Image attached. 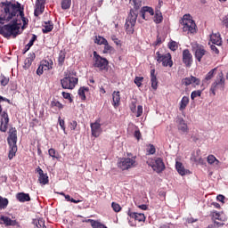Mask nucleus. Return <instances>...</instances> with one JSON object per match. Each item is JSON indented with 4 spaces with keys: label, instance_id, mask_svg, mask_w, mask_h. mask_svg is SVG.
<instances>
[{
    "label": "nucleus",
    "instance_id": "obj_1",
    "mask_svg": "<svg viewBox=\"0 0 228 228\" xmlns=\"http://www.w3.org/2000/svg\"><path fill=\"white\" fill-rule=\"evenodd\" d=\"M20 11V4L19 2L13 3L12 1L6 0L0 4V24H4L5 22H10L13 20L14 17Z\"/></svg>",
    "mask_w": 228,
    "mask_h": 228
},
{
    "label": "nucleus",
    "instance_id": "obj_2",
    "mask_svg": "<svg viewBox=\"0 0 228 228\" xmlns=\"http://www.w3.org/2000/svg\"><path fill=\"white\" fill-rule=\"evenodd\" d=\"M129 3L132 4V6H134V9L130 10V12L126 18L125 28L128 35H133L134 33L136 19H138V9L142 8V0H130Z\"/></svg>",
    "mask_w": 228,
    "mask_h": 228
},
{
    "label": "nucleus",
    "instance_id": "obj_3",
    "mask_svg": "<svg viewBox=\"0 0 228 228\" xmlns=\"http://www.w3.org/2000/svg\"><path fill=\"white\" fill-rule=\"evenodd\" d=\"M20 29V27L17 24V20H12V23L0 27V35H3L4 38H10V37L16 38Z\"/></svg>",
    "mask_w": 228,
    "mask_h": 228
},
{
    "label": "nucleus",
    "instance_id": "obj_4",
    "mask_svg": "<svg viewBox=\"0 0 228 228\" xmlns=\"http://www.w3.org/2000/svg\"><path fill=\"white\" fill-rule=\"evenodd\" d=\"M108 65H110L108 59L99 55L96 51L93 53V67L94 69H98L100 72H108Z\"/></svg>",
    "mask_w": 228,
    "mask_h": 228
},
{
    "label": "nucleus",
    "instance_id": "obj_5",
    "mask_svg": "<svg viewBox=\"0 0 228 228\" xmlns=\"http://www.w3.org/2000/svg\"><path fill=\"white\" fill-rule=\"evenodd\" d=\"M180 24L183 26V30L185 33H197V24H195V21L191 19L190 14L183 15Z\"/></svg>",
    "mask_w": 228,
    "mask_h": 228
},
{
    "label": "nucleus",
    "instance_id": "obj_6",
    "mask_svg": "<svg viewBox=\"0 0 228 228\" xmlns=\"http://www.w3.org/2000/svg\"><path fill=\"white\" fill-rule=\"evenodd\" d=\"M225 89V77H224V72L220 71L214 82L211 85L210 92L213 95H216L218 90L224 91Z\"/></svg>",
    "mask_w": 228,
    "mask_h": 228
},
{
    "label": "nucleus",
    "instance_id": "obj_7",
    "mask_svg": "<svg viewBox=\"0 0 228 228\" xmlns=\"http://www.w3.org/2000/svg\"><path fill=\"white\" fill-rule=\"evenodd\" d=\"M136 157L119 159L117 167L119 170H131L136 167Z\"/></svg>",
    "mask_w": 228,
    "mask_h": 228
},
{
    "label": "nucleus",
    "instance_id": "obj_8",
    "mask_svg": "<svg viewBox=\"0 0 228 228\" xmlns=\"http://www.w3.org/2000/svg\"><path fill=\"white\" fill-rule=\"evenodd\" d=\"M78 81L79 79L77 77H71L70 73H65V77L61 79V85L64 90H74Z\"/></svg>",
    "mask_w": 228,
    "mask_h": 228
},
{
    "label": "nucleus",
    "instance_id": "obj_9",
    "mask_svg": "<svg viewBox=\"0 0 228 228\" xmlns=\"http://www.w3.org/2000/svg\"><path fill=\"white\" fill-rule=\"evenodd\" d=\"M147 165L151 167L152 170L157 172V174H161V172H163L166 168L165 162H163V159L161 158L149 159L147 161Z\"/></svg>",
    "mask_w": 228,
    "mask_h": 228
},
{
    "label": "nucleus",
    "instance_id": "obj_10",
    "mask_svg": "<svg viewBox=\"0 0 228 228\" xmlns=\"http://www.w3.org/2000/svg\"><path fill=\"white\" fill-rule=\"evenodd\" d=\"M156 56L158 63H162L164 67H174V61H172V54L170 53L161 54L159 52H157Z\"/></svg>",
    "mask_w": 228,
    "mask_h": 228
},
{
    "label": "nucleus",
    "instance_id": "obj_11",
    "mask_svg": "<svg viewBox=\"0 0 228 228\" xmlns=\"http://www.w3.org/2000/svg\"><path fill=\"white\" fill-rule=\"evenodd\" d=\"M53 65H54L53 59L42 60L37 69V76H42L45 70H53Z\"/></svg>",
    "mask_w": 228,
    "mask_h": 228
},
{
    "label": "nucleus",
    "instance_id": "obj_12",
    "mask_svg": "<svg viewBox=\"0 0 228 228\" xmlns=\"http://www.w3.org/2000/svg\"><path fill=\"white\" fill-rule=\"evenodd\" d=\"M192 50L194 52V56L199 62H201L202 58L208 54V51H206L204 46L200 45H196L193 46Z\"/></svg>",
    "mask_w": 228,
    "mask_h": 228
},
{
    "label": "nucleus",
    "instance_id": "obj_13",
    "mask_svg": "<svg viewBox=\"0 0 228 228\" xmlns=\"http://www.w3.org/2000/svg\"><path fill=\"white\" fill-rule=\"evenodd\" d=\"M8 124H10V118L8 117V112L3 111L0 118L1 133H6V131H8Z\"/></svg>",
    "mask_w": 228,
    "mask_h": 228
},
{
    "label": "nucleus",
    "instance_id": "obj_14",
    "mask_svg": "<svg viewBox=\"0 0 228 228\" xmlns=\"http://www.w3.org/2000/svg\"><path fill=\"white\" fill-rule=\"evenodd\" d=\"M37 174H38V183L42 184L43 186H45V184H49V175H47V173H44V170L42 167H37L36 168Z\"/></svg>",
    "mask_w": 228,
    "mask_h": 228
},
{
    "label": "nucleus",
    "instance_id": "obj_15",
    "mask_svg": "<svg viewBox=\"0 0 228 228\" xmlns=\"http://www.w3.org/2000/svg\"><path fill=\"white\" fill-rule=\"evenodd\" d=\"M183 63L188 68L193 64V55H191V53L188 49L183 51Z\"/></svg>",
    "mask_w": 228,
    "mask_h": 228
},
{
    "label": "nucleus",
    "instance_id": "obj_16",
    "mask_svg": "<svg viewBox=\"0 0 228 228\" xmlns=\"http://www.w3.org/2000/svg\"><path fill=\"white\" fill-rule=\"evenodd\" d=\"M91 133L92 136L94 138H99L102 133V128H101V121L96 120L94 123H91Z\"/></svg>",
    "mask_w": 228,
    "mask_h": 228
},
{
    "label": "nucleus",
    "instance_id": "obj_17",
    "mask_svg": "<svg viewBox=\"0 0 228 228\" xmlns=\"http://www.w3.org/2000/svg\"><path fill=\"white\" fill-rule=\"evenodd\" d=\"M192 83L199 86V85H200V78H197L196 77L191 76L182 79V85H184V86H190V85H191Z\"/></svg>",
    "mask_w": 228,
    "mask_h": 228
},
{
    "label": "nucleus",
    "instance_id": "obj_18",
    "mask_svg": "<svg viewBox=\"0 0 228 228\" xmlns=\"http://www.w3.org/2000/svg\"><path fill=\"white\" fill-rule=\"evenodd\" d=\"M127 215L130 216V218H134L137 222H145L146 219L145 214L133 212L131 211V208L128 209Z\"/></svg>",
    "mask_w": 228,
    "mask_h": 228
},
{
    "label": "nucleus",
    "instance_id": "obj_19",
    "mask_svg": "<svg viewBox=\"0 0 228 228\" xmlns=\"http://www.w3.org/2000/svg\"><path fill=\"white\" fill-rule=\"evenodd\" d=\"M8 143H17V128L11 127L9 129V136L7 137Z\"/></svg>",
    "mask_w": 228,
    "mask_h": 228
},
{
    "label": "nucleus",
    "instance_id": "obj_20",
    "mask_svg": "<svg viewBox=\"0 0 228 228\" xmlns=\"http://www.w3.org/2000/svg\"><path fill=\"white\" fill-rule=\"evenodd\" d=\"M0 221H1L0 224L5 225L6 227H10V225H12V226L17 225L16 220H12V218L5 216H1Z\"/></svg>",
    "mask_w": 228,
    "mask_h": 228
},
{
    "label": "nucleus",
    "instance_id": "obj_21",
    "mask_svg": "<svg viewBox=\"0 0 228 228\" xmlns=\"http://www.w3.org/2000/svg\"><path fill=\"white\" fill-rule=\"evenodd\" d=\"M176 123L178 124V130H180L181 133H188V131H190V129L188 128V125L186 124V121H184L183 118H178L176 119Z\"/></svg>",
    "mask_w": 228,
    "mask_h": 228
},
{
    "label": "nucleus",
    "instance_id": "obj_22",
    "mask_svg": "<svg viewBox=\"0 0 228 228\" xmlns=\"http://www.w3.org/2000/svg\"><path fill=\"white\" fill-rule=\"evenodd\" d=\"M147 13H149L151 16H153L154 15V9H152V7L143 6L141 9V15H142V18L144 20H149V17H147Z\"/></svg>",
    "mask_w": 228,
    "mask_h": 228
},
{
    "label": "nucleus",
    "instance_id": "obj_23",
    "mask_svg": "<svg viewBox=\"0 0 228 228\" xmlns=\"http://www.w3.org/2000/svg\"><path fill=\"white\" fill-rule=\"evenodd\" d=\"M16 199L19 200V202H29L31 200L29 193L26 192H18L16 194Z\"/></svg>",
    "mask_w": 228,
    "mask_h": 228
},
{
    "label": "nucleus",
    "instance_id": "obj_24",
    "mask_svg": "<svg viewBox=\"0 0 228 228\" xmlns=\"http://www.w3.org/2000/svg\"><path fill=\"white\" fill-rule=\"evenodd\" d=\"M210 42H212V44L214 45H222V37H220V33H213L210 35Z\"/></svg>",
    "mask_w": 228,
    "mask_h": 228
},
{
    "label": "nucleus",
    "instance_id": "obj_25",
    "mask_svg": "<svg viewBox=\"0 0 228 228\" xmlns=\"http://www.w3.org/2000/svg\"><path fill=\"white\" fill-rule=\"evenodd\" d=\"M112 106L118 108L120 106V92L114 91L112 94Z\"/></svg>",
    "mask_w": 228,
    "mask_h": 228
},
{
    "label": "nucleus",
    "instance_id": "obj_26",
    "mask_svg": "<svg viewBox=\"0 0 228 228\" xmlns=\"http://www.w3.org/2000/svg\"><path fill=\"white\" fill-rule=\"evenodd\" d=\"M151 83L153 90H158V77H156V69L151 70Z\"/></svg>",
    "mask_w": 228,
    "mask_h": 228
},
{
    "label": "nucleus",
    "instance_id": "obj_27",
    "mask_svg": "<svg viewBox=\"0 0 228 228\" xmlns=\"http://www.w3.org/2000/svg\"><path fill=\"white\" fill-rule=\"evenodd\" d=\"M9 143V154L8 158L9 159H13L15 158V154H17V143L14 142H8Z\"/></svg>",
    "mask_w": 228,
    "mask_h": 228
},
{
    "label": "nucleus",
    "instance_id": "obj_28",
    "mask_svg": "<svg viewBox=\"0 0 228 228\" xmlns=\"http://www.w3.org/2000/svg\"><path fill=\"white\" fill-rule=\"evenodd\" d=\"M54 29V24L51 20L45 21V25L43 26L42 32L43 33H51Z\"/></svg>",
    "mask_w": 228,
    "mask_h": 228
},
{
    "label": "nucleus",
    "instance_id": "obj_29",
    "mask_svg": "<svg viewBox=\"0 0 228 228\" xmlns=\"http://www.w3.org/2000/svg\"><path fill=\"white\" fill-rule=\"evenodd\" d=\"M175 168L180 175H186L188 174V170L184 168V166H183V163L176 161L175 163Z\"/></svg>",
    "mask_w": 228,
    "mask_h": 228
},
{
    "label": "nucleus",
    "instance_id": "obj_30",
    "mask_svg": "<svg viewBox=\"0 0 228 228\" xmlns=\"http://www.w3.org/2000/svg\"><path fill=\"white\" fill-rule=\"evenodd\" d=\"M35 58L36 55L34 53L28 54V58L24 61L25 69H29V67H31V64L33 63V61H35Z\"/></svg>",
    "mask_w": 228,
    "mask_h": 228
},
{
    "label": "nucleus",
    "instance_id": "obj_31",
    "mask_svg": "<svg viewBox=\"0 0 228 228\" xmlns=\"http://www.w3.org/2000/svg\"><path fill=\"white\" fill-rule=\"evenodd\" d=\"M188 104H190V97L183 96L180 102L179 110L184 111V110H186V106H188Z\"/></svg>",
    "mask_w": 228,
    "mask_h": 228
},
{
    "label": "nucleus",
    "instance_id": "obj_32",
    "mask_svg": "<svg viewBox=\"0 0 228 228\" xmlns=\"http://www.w3.org/2000/svg\"><path fill=\"white\" fill-rule=\"evenodd\" d=\"M153 15V21L155 24H161L163 22V13H161V11H156Z\"/></svg>",
    "mask_w": 228,
    "mask_h": 228
},
{
    "label": "nucleus",
    "instance_id": "obj_33",
    "mask_svg": "<svg viewBox=\"0 0 228 228\" xmlns=\"http://www.w3.org/2000/svg\"><path fill=\"white\" fill-rule=\"evenodd\" d=\"M212 220L219 221V222H227V217H224L218 212H213L212 213Z\"/></svg>",
    "mask_w": 228,
    "mask_h": 228
},
{
    "label": "nucleus",
    "instance_id": "obj_34",
    "mask_svg": "<svg viewBox=\"0 0 228 228\" xmlns=\"http://www.w3.org/2000/svg\"><path fill=\"white\" fill-rule=\"evenodd\" d=\"M86 92H90V89L88 87L83 86L78 89V95L81 101H86Z\"/></svg>",
    "mask_w": 228,
    "mask_h": 228
},
{
    "label": "nucleus",
    "instance_id": "obj_35",
    "mask_svg": "<svg viewBox=\"0 0 228 228\" xmlns=\"http://www.w3.org/2000/svg\"><path fill=\"white\" fill-rule=\"evenodd\" d=\"M216 68H214L213 69H211L205 77V78L203 79V83H208V81H211V79H213V77H215V74H216Z\"/></svg>",
    "mask_w": 228,
    "mask_h": 228
},
{
    "label": "nucleus",
    "instance_id": "obj_36",
    "mask_svg": "<svg viewBox=\"0 0 228 228\" xmlns=\"http://www.w3.org/2000/svg\"><path fill=\"white\" fill-rule=\"evenodd\" d=\"M65 58H67V53H65L64 52H61L59 53V57H58L59 67H63V65L65 63Z\"/></svg>",
    "mask_w": 228,
    "mask_h": 228
},
{
    "label": "nucleus",
    "instance_id": "obj_37",
    "mask_svg": "<svg viewBox=\"0 0 228 228\" xmlns=\"http://www.w3.org/2000/svg\"><path fill=\"white\" fill-rule=\"evenodd\" d=\"M207 161L209 165H213L214 163L216 165H220V160H218L216 157H215V155H208L207 158Z\"/></svg>",
    "mask_w": 228,
    "mask_h": 228
},
{
    "label": "nucleus",
    "instance_id": "obj_38",
    "mask_svg": "<svg viewBox=\"0 0 228 228\" xmlns=\"http://www.w3.org/2000/svg\"><path fill=\"white\" fill-rule=\"evenodd\" d=\"M115 49L113 46L110 45V44L107 41V44L104 45V49L102 51L103 54H111V53H114Z\"/></svg>",
    "mask_w": 228,
    "mask_h": 228
},
{
    "label": "nucleus",
    "instance_id": "obj_39",
    "mask_svg": "<svg viewBox=\"0 0 228 228\" xmlns=\"http://www.w3.org/2000/svg\"><path fill=\"white\" fill-rule=\"evenodd\" d=\"M9 83H10V77L1 74L0 75L1 86H6Z\"/></svg>",
    "mask_w": 228,
    "mask_h": 228
},
{
    "label": "nucleus",
    "instance_id": "obj_40",
    "mask_svg": "<svg viewBox=\"0 0 228 228\" xmlns=\"http://www.w3.org/2000/svg\"><path fill=\"white\" fill-rule=\"evenodd\" d=\"M108 40L104 38L103 37L98 36L95 37L94 44H97L98 45H104L107 44Z\"/></svg>",
    "mask_w": 228,
    "mask_h": 228
},
{
    "label": "nucleus",
    "instance_id": "obj_41",
    "mask_svg": "<svg viewBox=\"0 0 228 228\" xmlns=\"http://www.w3.org/2000/svg\"><path fill=\"white\" fill-rule=\"evenodd\" d=\"M48 154L53 158V159H58L60 158V153L53 148L48 150Z\"/></svg>",
    "mask_w": 228,
    "mask_h": 228
},
{
    "label": "nucleus",
    "instance_id": "obj_42",
    "mask_svg": "<svg viewBox=\"0 0 228 228\" xmlns=\"http://www.w3.org/2000/svg\"><path fill=\"white\" fill-rule=\"evenodd\" d=\"M72 4V0H61V9L62 10H69L70 5Z\"/></svg>",
    "mask_w": 228,
    "mask_h": 228
},
{
    "label": "nucleus",
    "instance_id": "obj_43",
    "mask_svg": "<svg viewBox=\"0 0 228 228\" xmlns=\"http://www.w3.org/2000/svg\"><path fill=\"white\" fill-rule=\"evenodd\" d=\"M8 207V199L0 196V209H6Z\"/></svg>",
    "mask_w": 228,
    "mask_h": 228
},
{
    "label": "nucleus",
    "instance_id": "obj_44",
    "mask_svg": "<svg viewBox=\"0 0 228 228\" xmlns=\"http://www.w3.org/2000/svg\"><path fill=\"white\" fill-rule=\"evenodd\" d=\"M111 208H112L113 211H115V213H120V211H122V207H120V204H118L117 202H112Z\"/></svg>",
    "mask_w": 228,
    "mask_h": 228
},
{
    "label": "nucleus",
    "instance_id": "obj_45",
    "mask_svg": "<svg viewBox=\"0 0 228 228\" xmlns=\"http://www.w3.org/2000/svg\"><path fill=\"white\" fill-rule=\"evenodd\" d=\"M37 35L33 34L32 35V38L30 39V41L28 42V44L27 45V51H29V49H31V47H33V45L35 44V41L37 40Z\"/></svg>",
    "mask_w": 228,
    "mask_h": 228
},
{
    "label": "nucleus",
    "instance_id": "obj_46",
    "mask_svg": "<svg viewBox=\"0 0 228 228\" xmlns=\"http://www.w3.org/2000/svg\"><path fill=\"white\" fill-rule=\"evenodd\" d=\"M200 95H202V92L200 90L193 91L191 94V101H195V99H197V97H200Z\"/></svg>",
    "mask_w": 228,
    "mask_h": 228
},
{
    "label": "nucleus",
    "instance_id": "obj_47",
    "mask_svg": "<svg viewBox=\"0 0 228 228\" xmlns=\"http://www.w3.org/2000/svg\"><path fill=\"white\" fill-rule=\"evenodd\" d=\"M168 47L171 51H177V49L179 48V45H177V42L175 41H171L168 44Z\"/></svg>",
    "mask_w": 228,
    "mask_h": 228
},
{
    "label": "nucleus",
    "instance_id": "obj_48",
    "mask_svg": "<svg viewBox=\"0 0 228 228\" xmlns=\"http://www.w3.org/2000/svg\"><path fill=\"white\" fill-rule=\"evenodd\" d=\"M36 6L39 10H45V0H37Z\"/></svg>",
    "mask_w": 228,
    "mask_h": 228
},
{
    "label": "nucleus",
    "instance_id": "obj_49",
    "mask_svg": "<svg viewBox=\"0 0 228 228\" xmlns=\"http://www.w3.org/2000/svg\"><path fill=\"white\" fill-rule=\"evenodd\" d=\"M134 83L138 86V88H140V86H142V83H143V77H135Z\"/></svg>",
    "mask_w": 228,
    "mask_h": 228
},
{
    "label": "nucleus",
    "instance_id": "obj_50",
    "mask_svg": "<svg viewBox=\"0 0 228 228\" xmlns=\"http://www.w3.org/2000/svg\"><path fill=\"white\" fill-rule=\"evenodd\" d=\"M51 107L52 108H58L59 110H63V104H61V102H58V101H53L51 102Z\"/></svg>",
    "mask_w": 228,
    "mask_h": 228
},
{
    "label": "nucleus",
    "instance_id": "obj_51",
    "mask_svg": "<svg viewBox=\"0 0 228 228\" xmlns=\"http://www.w3.org/2000/svg\"><path fill=\"white\" fill-rule=\"evenodd\" d=\"M146 151L148 154H156V147H154V144H149Z\"/></svg>",
    "mask_w": 228,
    "mask_h": 228
},
{
    "label": "nucleus",
    "instance_id": "obj_52",
    "mask_svg": "<svg viewBox=\"0 0 228 228\" xmlns=\"http://www.w3.org/2000/svg\"><path fill=\"white\" fill-rule=\"evenodd\" d=\"M18 13H20V17L21 18L23 26H26V24H28V20L26 17H24V11L20 9V12Z\"/></svg>",
    "mask_w": 228,
    "mask_h": 228
},
{
    "label": "nucleus",
    "instance_id": "obj_53",
    "mask_svg": "<svg viewBox=\"0 0 228 228\" xmlns=\"http://www.w3.org/2000/svg\"><path fill=\"white\" fill-rule=\"evenodd\" d=\"M134 113L135 117H142V115H143V107L142 105H138L137 110Z\"/></svg>",
    "mask_w": 228,
    "mask_h": 228
},
{
    "label": "nucleus",
    "instance_id": "obj_54",
    "mask_svg": "<svg viewBox=\"0 0 228 228\" xmlns=\"http://www.w3.org/2000/svg\"><path fill=\"white\" fill-rule=\"evenodd\" d=\"M59 125L65 134H67V132L65 131V120L61 119V117H59L58 118Z\"/></svg>",
    "mask_w": 228,
    "mask_h": 228
},
{
    "label": "nucleus",
    "instance_id": "obj_55",
    "mask_svg": "<svg viewBox=\"0 0 228 228\" xmlns=\"http://www.w3.org/2000/svg\"><path fill=\"white\" fill-rule=\"evenodd\" d=\"M42 13H44V9L37 7L34 11L35 17H38V15H42Z\"/></svg>",
    "mask_w": 228,
    "mask_h": 228
},
{
    "label": "nucleus",
    "instance_id": "obj_56",
    "mask_svg": "<svg viewBox=\"0 0 228 228\" xmlns=\"http://www.w3.org/2000/svg\"><path fill=\"white\" fill-rule=\"evenodd\" d=\"M76 127H77V121H71L69 124V128L71 129V131H76Z\"/></svg>",
    "mask_w": 228,
    "mask_h": 228
},
{
    "label": "nucleus",
    "instance_id": "obj_57",
    "mask_svg": "<svg viewBox=\"0 0 228 228\" xmlns=\"http://www.w3.org/2000/svg\"><path fill=\"white\" fill-rule=\"evenodd\" d=\"M111 40L114 42V44H116V45H122L121 41L118 38H117V36H112Z\"/></svg>",
    "mask_w": 228,
    "mask_h": 228
},
{
    "label": "nucleus",
    "instance_id": "obj_58",
    "mask_svg": "<svg viewBox=\"0 0 228 228\" xmlns=\"http://www.w3.org/2000/svg\"><path fill=\"white\" fill-rule=\"evenodd\" d=\"M225 221H214V225H216V227H224V225H225Z\"/></svg>",
    "mask_w": 228,
    "mask_h": 228
},
{
    "label": "nucleus",
    "instance_id": "obj_59",
    "mask_svg": "<svg viewBox=\"0 0 228 228\" xmlns=\"http://www.w3.org/2000/svg\"><path fill=\"white\" fill-rule=\"evenodd\" d=\"M130 110L132 113H136V102H132L130 104Z\"/></svg>",
    "mask_w": 228,
    "mask_h": 228
},
{
    "label": "nucleus",
    "instance_id": "obj_60",
    "mask_svg": "<svg viewBox=\"0 0 228 228\" xmlns=\"http://www.w3.org/2000/svg\"><path fill=\"white\" fill-rule=\"evenodd\" d=\"M163 44V39L161 37L157 36V40L154 42L153 45H161Z\"/></svg>",
    "mask_w": 228,
    "mask_h": 228
},
{
    "label": "nucleus",
    "instance_id": "obj_61",
    "mask_svg": "<svg viewBox=\"0 0 228 228\" xmlns=\"http://www.w3.org/2000/svg\"><path fill=\"white\" fill-rule=\"evenodd\" d=\"M210 49L213 53H216V54H220V50H218L215 45H210Z\"/></svg>",
    "mask_w": 228,
    "mask_h": 228
},
{
    "label": "nucleus",
    "instance_id": "obj_62",
    "mask_svg": "<svg viewBox=\"0 0 228 228\" xmlns=\"http://www.w3.org/2000/svg\"><path fill=\"white\" fill-rule=\"evenodd\" d=\"M223 25L228 29V14L223 18Z\"/></svg>",
    "mask_w": 228,
    "mask_h": 228
},
{
    "label": "nucleus",
    "instance_id": "obj_63",
    "mask_svg": "<svg viewBox=\"0 0 228 228\" xmlns=\"http://www.w3.org/2000/svg\"><path fill=\"white\" fill-rule=\"evenodd\" d=\"M62 97L64 99H68V101L72 102V97H70V94L69 93L62 92Z\"/></svg>",
    "mask_w": 228,
    "mask_h": 228
},
{
    "label": "nucleus",
    "instance_id": "obj_64",
    "mask_svg": "<svg viewBox=\"0 0 228 228\" xmlns=\"http://www.w3.org/2000/svg\"><path fill=\"white\" fill-rule=\"evenodd\" d=\"M134 138H136V140H140V138H142V133L140 132V130H135L134 134Z\"/></svg>",
    "mask_w": 228,
    "mask_h": 228
}]
</instances>
